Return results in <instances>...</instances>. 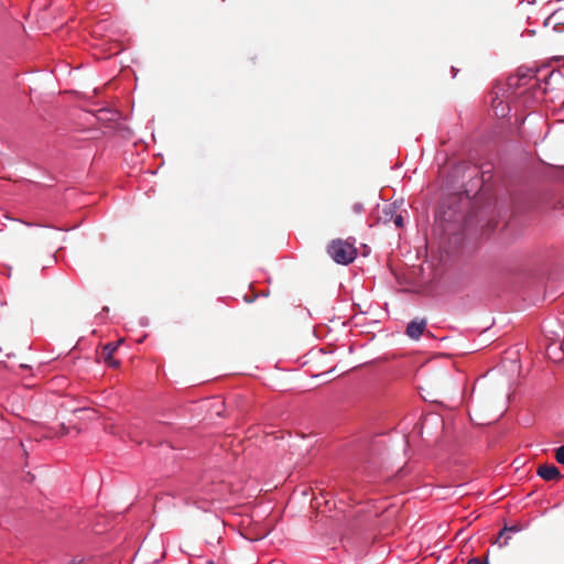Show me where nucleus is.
<instances>
[{
  "label": "nucleus",
  "instance_id": "obj_1",
  "mask_svg": "<svg viewBox=\"0 0 564 564\" xmlns=\"http://www.w3.org/2000/svg\"><path fill=\"white\" fill-rule=\"evenodd\" d=\"M329 257L339 264H348L356 258L357 250L347 240L335 239L327 247Z\"/></svg>",
  "mask_w": 564,
  "mask_h": 564
},
{
  "label": "nucleus",
  "instance_id": "obj_2",
  "mask_svg": "<svg viewBox=\"0 0 564 564\" xmlns=\"http://www.w3.org/2000/svg\"><path fill=\"white\" fill-rule=\"evenodd\" d=\"M536 474L544 480H557L561 478L560 469L555 465H541L538 467Z\"/></svg>",
  "mask_w": 564,
  "mask_h": 564
},
{
  "label": "nucleus",
  "instance_id": "obj_3",
  "mask_svg": "<svg viewBox=\"0 0 564 564\" xmlns=\"http://www.w3.org/2000/svg\"><path fill=\"white\" fill-rule=\"evenodd\" d=\"M426 322L424 319H413L408 324L406 335L412 339H417L425 330Z\"/></svg>",
  "mask_w": 564,
  "mask_h": 564
},
{
  "label": "nucleus",
  "instance_id": "obj_4",
  "mask_svg": "<svg viewBox=\"0 0 564 564\" xmlns=\"http://www.w3.org/2000/svg\"><path fill=\"white\" fill-rule=\"evenodd\" d=\"M117 349V345L109 343L102 349V358L106 364H108L112 368L119 367V361L113 358V352Z\"/></svg>",
  "mask_w": 564,
  "mask_h": 564
},
{
  "label": "nucleus",
  "instance_id": "obj_5",
  "mask_svg": "<svg viewBox=\"0 0 564 564\" xmlns=\"http://www.w3.org/2000/svg\"><path fill=\"white\" fill-rule=\"evenodd\" d=\"M519 531H520V528H519V527H517V525H512V527H505V528L500 531V533H499V538H498V540L496 541V543H498L499 547L507 546V545L509 544V539H510V536H509V535H507V536L505 538V540H503V541H500V540H501L506 534H508V533H510V532L516 533V532H519Z\"/></svg>",
  "mask_w": 564,
  "mask_h": 564
},
{
  "label": "nucleus",
  "instance_id": "obj_6",
  "mask_svg": "<svg viewBox=\"0 0 564 564\" xmlns=\"http://www.w3.org/2000/svg\"><path fill=\"white\" fill-rule=\"evenodd\" d=\"M555 459L558 464L564 465V445L555 449Z\"/></svg>",
  "mask_w": 564,
  "mask_h": 564
},
{
  "label": "nucleus",
  "instance_id": "obj_7",
  "mask_svg": "<svg viewBox=\"0 0 564 564\" xmlns=\"http://www.w3.org/2000/svg\"><path fill=\"white\" fill-rule=\"evenodd\" d=\"M393 223L394 225L398 227V228H402L404 223H403V217L401 215H395L393 217Z\"/></svg>",
  "mask_w": 564,
  "mask_h": 564
},
{
  "label": "nucleus",
  "instance_id": "obj_8",
  "mask_svg": "<svg viewBox=\"0 0 564 564\" xmlns=\"http://www.w3.org/2000/svg\"><path fill=\"white\" fill-rule=\"evenodd\" d=\"M467 564H489L488 560H481L480 557H473L470 558Z\"/></svg>",
  "mask_w": 564,
  "mask_h": 564
},
{
  "label": "nucleus",
  "instance_id": "obj_9",
  "mask_svg": "<svg viewBox=\"0 0 564 564\" xmlns=\"http://www.w3.org/2000/svg\"><path fill=\"white\" fill-rule=\"evenodd\" d=\"M352 210L357 214L361 213L364 210V206L360 203H355L352 205Z\"/></svg>",
  "mask_w": 564,
  "mask_h": 564
},
{
  "label": "nucleus",
  "instance_id": "obj_10",
  "mask_svg": "<svg viewBox=\"0 0 564 564\" xmlns=\"http://www.w3.org/2000/svg\"><path fill=\"white\" fill-rule=\"evenodd\" d=\"M267 535V532H262L261 534H258L256 536H249L250 540H260Z\"/></svg>",
  "mask_w": 564,
  "mask_h": 564
},
{
  "label": "nucleus",
  "instance_id": "obj_11",
  "mask_svg": "<svg viewBox=\"0 0 564 564\" xmlns=\"http://www.w3.org/2000/svg\"><path fill=\"white\" fill-rule=\"evenodd\" d=\"M67 433H68V430H67V427L63 424V425L61 426V434H63V435H64V434H67Z\"/></svg>",
  "mask_w": 564,
  "mask_h": 564
},
{
  "label": "nucleus",
  "instance_id": "obj_12",
  "mask_svg": "<svg viewBox=\"0 0 564 564\" xmlns=\"http://www.w3.org/2000/svg\"><path fill=\"white\" fill-rule=\"evenodd\" d=\"M388 209H389V213L392 214V207L389 206Z\"/></svg>",
  "mask_w": 564,
  "mask_h": 564
}]
</instances>
